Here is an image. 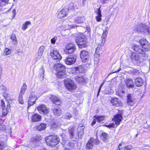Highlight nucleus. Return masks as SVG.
<instances>
[{
  "mask_svg": "<svg viewBox=\"0 0 150 150\" xmlns=\"http://www.w3.org/2000/svg\"><path fill=\"white\" fill-rule=\"evenodd\" d=\"M130 56L132 62H135L139 66H142L144 64V60L148 58V55L146 54L145 55H142L140 57L137 54L132 52Z\"/></svg>",
  "mask_w": 150,
  "mask_h": 150,
  "instance_id": "nucleus-1",
  "label": "nucleus"
},
{
  "mask_svg": "<svg viewBox=\"0 0 150 150\" xmlns=\"http://www.w3.org/2000/svg\"><path fill=\"white\" fill-rule=\"evenodd\" d=\"M60 141V139L57 136H50L46 139L47 144L49 146L53 147L57 145Z\"/></svg>",
  "mask_w": 150,
  "mask_h": 150,
  "instance_id": "nucleus-2",
  "label": "nucleus"
},
{
  "mask_svg": "<svg viewBox=\"0 0 150 150\" xmlns=\"http://www.w3.org/2000/svg\"><path fill=\"white\" fill-rule=\"evenodd\" d=\"M64 84L65 87L70 91L74 90L76 87L74 81L69 79H67L64 80Z\"/></svg>",
  "mask_w": 150,
  "mask_h": 150,
  "instance_id": "nucleus-3",
  "label": "nucleus"
},
{
  "mask_svg": "<svg viewBox=\"0 0 150 150\" xmlns=\"http://www.w3.org/2000/svg\"><path fill=\"white\" fill-rule=\"evenodd\" d=\"M137 31L142 32L145 35L150 34V27L145 24H140L137 29Z\"/></svg>",
  "mask_w": 150,
  "mask_h": 150,
  "instance_id": "nucleus-4",
  "label": "nucleus"
},
{
  "mask_svg": "<svg viewBox=\"0 0 150 150\" xmlns=\"http://www.w3.org/2000/svg\"><path fill=\"white\" fill-rule=\"evenodd\" d=\"M139 42L142 45L143 49L145 50L144 51L145 52L146 51V53L148 54V51L150 50V43L144 38L140 40Z\"/></svg>",
  "mask_w": 150,
  "mask_h": 150,
  "instance_id": "nucleus-5",
  "label": "nucleus"
},
{
  "mask_svg": "<svg viewBox=\"0 0 150 150\" xmlns=\"http://www.w3.org/2000/svg\"><path fill=\"white\" fill-rule=\"evenodd\" d=\"M50 55L53 59L59 61L62 59L60 54L56 49H54L51 51Z\"/></svg>",
  "mask_w": 150,
  "mask_h": 150,
  "instance_id": "nucleus-6",
  "label": "nucleus"
},
{
  "mask_svg": "<svg viewBox=\"0 0 150 150\" xmlns=\"http://www.w3.org/2000/svg\"><path fill=\"white\" fill-rule=\"evenodd\" d=\"M76 58V56L70 55L65 59L64 61L66 64L70 65L75 63Z\"/></svg>",
  "mask_w": 150,
  "mask_h": 150,
  "instance_id": "nucleus-7",
  "label": "nucleus"
},
{
  "mask_svg": "<svg viewBox=\"0 0 150 150\" xmlns=\"http://www.w3.org/2000/svg\"><path fill=\"white\" fill-rule=\"evenodd\" d=\"M76 46L75 45L72 43H70L66 47L65 52L67 54H71L74 52Z\"/></svg>",
  "mask_w": 150,
  "mask_h": 150,
  "instance_id": "nucleus-8",
  "label": "nucleus"
},
{
  "mask_svg": "<svg viewBox=\"0 0 150 150\" xmlns=\"http://www.w3.org/2000/svg\"><path fill=\"white\" fill-rule=\"evenodd\" d=\"M80 56L83 62H85L89 60L88 53L86 50L81 51L80 53Z\"/></svg>",
  "mask_w": 150,
  "mask_h": 150,
  "instance_id": "nucleus-9",
  "label": "nucleus"
},
{
  "mask_svg": "<svg viewBox=\"0 0 150 150\" xmlns=\"http://www.w3.org/2000/svg\"><path fill=\"white\" fill-rule=\"evenodd\" d=\"M133 50L138 53L142 54V55H145L146 54H147L144 51L143 49L142 45L140 46L138 45H135L133 47Z\"/></svg>",
  "mask_w": 150,
  "mask_h": 150,
  "instance_id": "nucleus-10",
  "label": "nucleus"
},
{
  "mask_svg": "<svg viewBox=\"0 0 150 150\" xmlns=\"http://www.w3.org/2000/svg\"><path fill=\"white\" fill-rule=\"evenodd\" d=\"M38 112L41 114L46 115L48 113V109L46 107L44 104L40 105L38 107Z\"/></svg>",
  "mask_w": 150,
  "mask_h": 150,
  "instance_id": "nucleus-11",
  "label": "nucleus"
},
{
  "mask_svg": "<svg viewBox=\"0 0 150 150\" xmlns=\"http://www.w3.org/2000/svg\"><path fill=\"white\" fill-rule=\"evenodd\" d=\"M69 11V9L64 8L62 10L58 11L57 16L58 18H63L67 16Z\"/></svg>",
  "mask_w": 150,
  "mask_h": 150,
  "instance_id": "nucleus-12",
  "label": "nucleus"
},
{
  "mask_svg": "<svg viewBox=\"0 0 150 150\" xmlns=\"http://www.w3.org/2000/svg\"><path fill=\"white\" fill-rule=\"evenodd\" d=\"M127 104L128 105L132 106L135 103V99L133 95L132 94H128L127 96Z\"/></svg>",
  "mask_w": 150,
  "mask_h": 150,
  "instance_id": "nucleus-13",
  "label": "nucleus"
},
{
  "mask_svg": "<svg viewBox=\"0 0 150 150\" xmlns=\"http://www.w3.org/2000/svg\"><path fill=\"white\" fill-rule=\"evenodd\" d=\"M96 140L93 138H91L87 143L86 147V150L92 149L95 144Z\"/></svg>",
  "mask_w": 150,
  "mask_h": 150,
  "instance_id": "nucleus-14",
  "label": "nucleus"
},
{
  "mask_svg": "<svg viewBox=\"0 0 150 150\" xmlns=\"http://www.w3.org/2000/svg\"><path fill=\"white\" fill-rule=\"evenodd\" d=\"M53 68L57 72L65 71L66 70L65 66L61 64H55Z\"/></svg>",
  "mask_w": 150,
  "mask_h": 150,
  "instance_id": "nucleus-15",
  "label": "nucleus"
},
{
  "mask_svg": "<svg viewBox=\"0 0 150 150\" xmlns=\"http://www.w3.org/2000/svg\"><path fill=\"white\" fill-rule=\"evenodd\" d=\"M85 69L84 67L82 65H79L77 67L73 68V70L76 74L83 73Z\"/></svg>",
  "mask_w": 150,
  "mask_h": 150,
  "instance_id": "nucleus-16",
  "label": "nucleus"
},
{
  "mask_svg": "<svg viewBox=\"0 0 150 150\" xmlns=\"http://www.w3.org/2000/svg\"><path fill=\"white\" fill-rule=\"evenodd\" d=\"M52 110L54 114L56 116H59L61 115L62 111L60 108L57 106H55L52 108Z\"/></svg>",
  "mask_w": 150,
  "mask_h": 150,
  "instance_id": "nucleus-17",
  "label": "nucleus"
},
{
  "mask_svg": "<svg viewBox=\"0 0 150 150\" xmlns=\"http://www.w3.org/2000/svg\"><path fill=\"white\" fill-rule=\"evenodd\" d=\"M134 83L137 86L141 87L144 84V80L142 78L138 77L134 79Z\"/></svg>",
  "mask_w": 150,
  "mask_h": 150,
  "instance_id": "nucleus-18",
  "label": "nucleus"
},
{
  "mask_svg": "<svg viewBox=\"0 0 150 150\" xmlns=\"http://www.w3.org/2000/svg\"><path fill=\"white\" fill-rule=\"evenodd\" d=\"M50 99L53 103L55 104L56 105H59L61 103L60 100L54 96H52L50 97Z\"/></svg>",
  "mask_w": 150,
  "mask_h": 150,
  "instance_id": "nucleus-19",
  "label": "nucleus"
},
{
  "mask_svg": "<svg viewBox=\"0 0 150 150\" xmlns=\"http://www.w3.org/2000/svg\"><path fill=\"white\" fill-rule=\"evenodd\" d=\"M110 102L113 105L117 107L120 106L121 105V101L118 98H112Z\"/></svg>",
  "mask_w": 150,
  "mask_h": 150,
  "instance_id": "nucleus-20",
  "label": "nucleus"
},
{
  "mask_svg": "<svg viewBox=\"0 0 150 150\" xmlns=\"http://www.w3.org/2000/svg\"><path fill=\"white\" fill-rule=\"evenodd\" d=\"M122 117L121 115L117 114L114 116L113 120L115 122V124L117 125L120 124V122L121 121Z\"/></svg>",
  "mask_w": 150,
  "mask_h": 150,
  "instance_id": "nucleus-21",
  "label": "nucleus"
},
{
  "mask_svg": "<svg viewBox=\"0 0 150 150\" xmlns=\"http://www.w3.org/2000/svg\"><path fill=\"white\" fill-rule=\"evenodd\" d=\"M125 84L127 88H133L134 87L133 81L131 79H128L125 81Z\"/></svg>",
  "mask_w": 150,
  "mask_h": 150,
  "instance_id": "nucleus-22",
  "label": "nucleus"
},
{
  "mask_svg": "<svg viewBox=\"0 0 150 150\" xmlns=\"http://www.w3.org/2000/svg\"><path fill=\"white\" fill-rule=\"evenodd\" d=\"M103 46L102 45V43L100 45H98V46L97 47L96 49L95 54V56L96 57H98L100 56V54L102 53V47Z\"/></svg>",
  "mask_w": 150,
  "mask_h": 150,
  "instance_id": "nucleus-23",
  "label": "nucleus"
},
{
  "mask_svg": "<svg viewBox=\"0 0 150 150\" xmlns=\"http://www.w3.org/2000/svg\"><path fill=\"white\" fill-rule=\"evenodd\" d=\"M84 128V126L81 125H79L77 130L79 131L78 135V137L79 138L81 139L82 136L83 134L84 133L83 130Z\"/></svg>",
  "mask_w": 150,
  "mask_h": 150,
  "instance_id": "nucleus-24",
  "label": "nucleus"
},
{
  "mask_svg": "<svg viewBox=\"0 0 150 150\" xmlns=\"http://www.w3.org/2000/svg\"><path fill=\"white\" fill-rule=\"evenodd\" d=\"M75 80L79 83L83 84L86 83V79L83 76H77L75 77Z\"/></svg>",
  "mask_w": 150,
  "mask_h": 150,
  "instance_id": "nucleus-25",
  "label": "nucleus"
},
{
  "mask_svg": "<svg viewBox=\"0 0 150 150\" xmlns=\"http://www.w3.org/2000/svg\"><path fill=\"white\" fill-rule=\"evenodd\" d=\"M85 21L84 18L83 16H79L76 17L74 19V23H75L79 24L83 23Z\"/></svg>",
  "mask_w": 150,
  "mask_h": 150,
  "instance_id": "nucleus-26",
  "label": "nucleus"
},
{
  "mask_svg": "<svg viewBox=\"0 0 150 150\" xmlns=\"http://www.w3.org/2000/svg\"><path fill=\"white\" fill-rule=\"evenodd\" d=\"M100 8H100H98L97 9V11L96 12L97 16H96V19L97 22H100L102 20L101 17L102 15L101 13V10L100 9Z\"/></svg>",
  "mask_w": 150,
  "mask_h": 150,
  "instance_id": "nucleus-27",
  "label": "nucleus"
},
{
  "mask_svg": "<svg viewBox=\"0 0 150 150\" xmlns=\"http://www.w3.org/2000/svg\"><path fill=\"white\" fill-rule=\"evenodd\" d=\"M41 119V116L38 114H35L32 117V121L33 122L39 121Z\"/></svg>",
  "mask_w": 150,
  "mask_h": 150,
  "instance_id": "nucleus-28",
  "label": "nucleus"
},
{
  "mask_svg": "<svg viewBox=\"0 0 150 150\" xmlns=\"http://www.w3.org/2000/svg\"><path fill=\"white\" fill-rule=\"evenodd\" d=\"M108 33V31L107 30L103 31V33L101 37L102 39V45L103 46L105 43V39Z\"/></svg>",
  "mask_w": 150,
  "mask_h": 150,
  "instance_id": "nucleus-29",
  "label": "nucleus"
},
{
  "mask_svg": "<svg viewBox=\"0 0 150 150\" xmlns=\"http://www.w3.org/2000/svg\"><path fill=\"white\" fill-rule=\"evenodd\" d=\"M47 127L46 124L44 123H41L36 126V128L39 131H41L44 130Z\"/></svg>",
  "mask_w": 150,
  "mask_h": 150,
  "instance_id": "nucleus-30",
  "label": "nucleus"
},
{
  "mask_svg": "<svg viewBox=\"0 0 150 150\" xmlns=\"http://www.w3.org/2000/svg\"><path fill=\"white\" fill-rule=\"evenodd\" d=\"M57 76L58 78H64L66 76V71H62V72H57Z\"/></svg>",
  "mask_w": 150,
  "mask_h": 150,
  "instance_id": "nucleus-31",
  "label": "nucleus"
},
{
  "mask_svg": "<svg viewBox=\"0 0 150 150\" xmlns=\"http://www.w3.org/2000/svg\"><path fill=\"white\" fill-rule=\"evenodd\" d=\"M10 105L8 104L7 107L6 108H2V115L4 116L6 115L10 109Z\"/></svg>",
  "mask_w": 150,
  "mask_h": 150,
  "instance_id": "nucleus-32",
  "label": "nucleus"
},
{
  "mask_svg": "<svg viewBox=\"0 0 150 150\" xmlns=\"http://www.w3.org/2000/svg\"><path fill=\"white\" fill-rule=\"evenodd\" d=\"M45 48V47L44 46H41L39 48L38 54L39 58H40L41 56L43 53Z\"/></svg>",
  "mask_w": 150,
  "mask_h": 150,
  "instance_id": "nucleus-33",
  "label": "nucleus"
},
{
  "mask_svg": "<svg viewBox=\"0 0 150 150\" xmlns=\"http://www.w3.org/2000/svg\"><path fill=\"white\" fill-rule=\"evenodd\" d=\"M93 117L95 118L97 120L98 122L99 123L103 122V121L105 119L104 116L102 115L100 116L95 115Z\"/></svg>",
  "mask_w": 150,
  "mask_h": 150,
  "instance_id": "nucleus-34",
  "label": "nucleus"
},
{
  "mask_svg": "<svg viewBox=\"0 0 150 150\" xmlns=\"http://www.w3.org/2000/svg\"><path fill=\"white\" fill-rule=\"evenodd\" d=\"M101 139L104 142H106L109 138L108 134L106 133H102L101 134Z\"/></svg>",
  "mask_w": 150,
  "mask_h": 150,
  "instance_id": "nucleus-35",
  "label": "nucleus"
},
{
  "mask_svg": "<svg viewBox=\"0 0 150 150\" xmlns=\"http://www.w3.org/2000/svg\"><path fill=\"white\" fill-rule=\"evenodd\" d=\"M27 88V86L25 83H23L19 93L24 94Z\"/></svg>",
  "mask_w": 150,
  "mask_h": 150,
  "instance_id": "nucleus-36",
  "label": "nucleus"
},
{
  "mask_svg": "<svg viewBox=\"0 0 150 150\" xmlns=\"http://www.w3.org/2000/svg\"><path fill=\"white\" fill-rule=\"evenodd\" d=\"M69 134L70 138L71 139L74 138V127H69Z\"/></svg>",
  "mask_w": 150,
  "mask_h": 150,
  "instance_id": "nucleus-37",
  "label": "nucleus"
},
{
  "mask_svg": "<svg viewBox=\"0 0 150 150\" xmlns=\"http://www.w3.org/2000/svg\"><path fill=\"white\" fill-rule=\"evenodd\" d=\"M77 44L80 48H83L87 46L86 41L82 42L79 43H77Z\"/></svg>",
  "mask_w": 150,
  "mask_h": 150,
  "instance_id": "nucleus-38",
  "label": "nucleus"
},
{
  "mask_svg": "<svg viewBox=\"0 0 150 150\" xmlns=\"http://www.w3.org/2000/svg\"><path fill=\"white\" fill-rule=\"evenodd\" d=\"M31 23L29 21H27L24 23L22 26V28L23 30H25L28 27V25H30Z\"/></svg>",
  "mask_w": 150,
  "mask_h": 150,
  "instance_id": "nucleus-39",
  "label": "nucleus"
},
{
  "mask_svg": "<svg viewBox=\"0 0 150 150\" xmlns=\"http://www.w3.org/2000/svg\"><path fill=\"white\" fill-rule=\"evenodd\" d=\"M24 95V94H22L20 93L19 94L18 98V101L19 103L21 104H24V101L23 96Z\"/></svg>",
  "mask_w": 150,
  "mask_h": 150,
  "instance_id": "nucleus-40",
  "label": "nucleus"
},
{
  "mask_svg": "<svg viewBox=\"0 0 150 150\" xmlns=\"http://www.w3.org/2000/svg\"><path fill=\"white\" fill-rule=\"evenodd\" d=\"M69 8L70 9L72 10H74L78 8L76 6V4L73 3H71L69 5Z\"/></svg>",
  "mask_w": 150,
  "mask_h": 150,
  "instance_id": "nucleus-41",
  "label": "nucleus"
},
{
  "mask_svg": "<svg viewBox=\"0 0 150 150\" xmlns=\"http://www.w3.org/2000/svg\"><path fill=\"white\" fill-rule=\"evenodd\" d=\"M11 38L14 44H16L17 43L16 38L15 34H12L11 36Z\"/></svg>",
  "mask_w": 150,
  "mask_h": 150,
  "instance_id": "nucleus-42",
  "label": "nucleus"
},
{
  "mask_svg": "<svg viewBox=\"0 0 150 150\" xmlns=\"http://www.w3.org/2000/svg\"><path fill=\"white\" fill-rule=\"evenodd\" d=\"M30 96H32L31 99L32 100V101H34V102H35L38 98L37 96L33 92L30 94Z\"/></svg>",
  "mask_w": 150,
  "mask_h": 150,
  "instance_id": "nucleus-43",
  "label": "nucleus"
},
{
  "mask_svg": "<svg viewBox=\"0 0 150 150\" xmlns=\"http://www.w3.org/2000/svg\"><path fill=\"white\" fill-rule=\"evenodd\" d=\"M76 41L77 43L83 41H86L85 39H84L83 38H82L81 37H79L78 38H76Z\"/></svg>",
  "mask_w": 150,
  "mask_h": 150,
  "instance_id": "nucleus-44",
  "label": "nucleus"
},
{
  "mask_svg": "<svg viewBox=\"0 0 150 150\" xmlns=\"http://www.w3.org/2000/svg\"><path fill=\"white\" fill-rule=\"evenodd\" d=\"M45 71L44 69L43 66H42L41 68L39 70V73L40 75V77H42L43 78L44 77V73Z\"/></svg>",
  "mask_w": 150,
  "mask_h": 150,
  "instance_id": "nucleus-45",
  "label": "nucleus"
},
{
  "mask_svg": "<svg viewBox=\"0 0 150 150\" xmlns=\"http://www.w3.org/2000/svg\"><path fill=\"white\" fill-rule=\"evenodd\" d=\"M31 96H30L29 99L28 101V108L31 106L33 105L35 103L34 101H32V99H31Z\"/></svg>",
  "mask_w": 150,
  "mask_h": 150,
  "instance_id": "nucleus-46",
  "label": "nucleus"
},
{
  "mask_svg": "<svg viewBox=\"0 0 150 150\" xmlns=\"http://www.w3.org/2000/svg\"><path fill=\"white\" fill-rule=\"evenodd\" d=\"M72 117V115L69 112L67 113L64 116V118L67 120H69Z\"/></svg>",
  "mask_w": 150,
  "mask_h": 150,
  "instance_id": "nucleus-47",
  "label": "nucleus"
},
{
  "mask_svg": "<svg viewBox=\"0 0 150 150\" xmlns=\"http://www.w3.org/2000/svg\"><path fill=\"white\" fill-rule=\"evenodd\" d=\"M9 0H0V6H3L7 4Z\"/></svg>",
  "mask_w": 150,
  "mask_h": 150,
  "instance_id": "nucleus-48",
  "label": "nucleus"
},
{
  "mask_svg": "<svg viewBox=\"0 0 150 150\" xmlns=\"http://www.w3.org/2000/svg\"><path fill=\"white\" fill-rule=\"evenodd\" d=\"M79 26H76L75 25H66V29L70 30L72 28H75L76 27H79Z\"/></svg>",
  "mask_w": 150,
  "mask_h": 150,
  "instance_id": "nucleus-49",
  "label": "nucleus"
},
{
  "mask_svg": "<svg viewBox=\"0 0 150 150\" xmlns=\"http://www.w3.org/2000/svg\"><path fill=\"white\" fill-rule=\"evenodd\" d=\"M0 89L2 91V93L6 92L7 89L4 85H1L0 87Z\"/></svg>",
  "mask_w": 150,
  "mask_h": 150,
  "instance_id": "nucleus-50",
  "label": "nucleus"
},
{
  "mask_svg": "<svg viewBox=\"0 0 150 150\" xmlns=\"http://www.w3.org/2000/svg\"><path fill=\"white\" fill-rule=\"evenodd\" d=\"M59 126L58 125L55 123H53L51 126V128L52 129H57L59 127Z\"/></svg>",
  "mask_w": 150,
  "mask_h": 150,
  "instance_id": "nucleus-51",
  "label": "nucleus"
},
{
  "mask_svg": "<svg viewBox=\"0 0 150 150\" xmlns=\"http://www.w3.org/2000/svg\"><path fill=\"white\" fill-rule=\"evenodd\" d=\"M113 92V91L112 90L110 89H108V90L107 91H105V93H104L106 94H112Z\"/></svg>",
  "mask_w": 150,
  "mask_h": 150,
  "instance_id": "nucleus-52",
  "label": "nucleus"
},
{
  "mask_svg": "<svg viewBox=\"0 0 150 150\" xmlns=\"http://www.w3.org/2000/svg\"><path fill=\"white\" fill-rule=\"evenodd\" d=\"M125 149L126 150H130L132 148V146L131 145L125 146L124 147Z\"/></svg>",
  "mask_w": 150,
  "mask_h": 150,
  "instance_id": "nucleus-53",
  "label": "nucleus"
},
{
  "mask_svg": "<svg viewBox=\"0 0 150 150\" xmlns=\"http://www.w3.org/2000/svg\"><path fill=\"white\" fill-rule=\"evenodd\" d=\"M4 52L6 55H8L10 53L11 51L8 48H6Z\"/></svg>",
  "mask_w": 150,
  "mask_h": 150,
  "instance_id": "nucleus-54",
  "label": "nucleus"
},
{
  "mask_svg": "<svg viewBox=\"0 0 150 150\" xmlns=\"http://www.w3.org/2000/svg\"><path fill=\"white\" fill-rule=\"evenodd\" d=\"M5 126L1 124H0V130L1 131H4L5 130Z\"/></svg>",
  "mask_w": 150,
  "mask_h": 150,
  "instance_id": "nucleus-55",
  "label": "nucleus"
},
{
  "mask_svg": "<svg viewBox=\"0 0 150 150\" xmlns=\"http://www.w3.org/2000/svg\"><path fill=\"white\" fill-rule=\"evenodd\" d=\"M1 106L2 108H6L5 103L4 101L2 100H1Z\"/></svg>",
  "mask_w": 150,
  "mask_h": 150,
  "instance_id": "nucleus-56",
  "label": "nucleus"
},
{
  "mask_svg": "<svg viewBox=\"0 0 150 150\" xmlns=\"http://www.w3.org/2000/svg\"><path fill=\"white\" fill-rule=\"evenodd\" d=\"M56 41V39L55 38H53L51 40V42L52 44H54Z\"/></svg>",
  "mask_w": 150,
  "mask_h": 150,
  "instance_id": "nucleus-57",
  "label": "nucleus"
},
{
  "mask_svg": "<svg viewBox=\"0 0 150 150\" xmlns=\"http://www.w3.org/2000/svg\"><path fill=\"white\" fill-rule=\"evenodd\" d=\"M86 29L87 31L88 32L89 35H90L91 34L90 32L91 31V29L90 27L88 26H87L86 27Z\"/></svg>",
  "mask_w": 150,
  "mask_h": 150,
  "instance_id": "nucleus-58",
  "label": "nucleus"
},
{
  "mask_svg": "<svg viewBox=\"0 0 150 150\" xmlns=\"http://www.w3.org/2000/svg\"><path fill=\"white\" fill-rule=\"evenodd\" d=\"M31 140L32 141L34 142H36L38 141L37 137L32 138H31Z\"/></svg>",
  "mask_w": 150,
  "mask_h": 150,
  "instance_id": "nucleus-59",
  "label": "nucleus"
},
{
  "mask_svg": "<svg viewBox=\"0 0 150 150\" xmlns=\"http://www.w3.org/2000/svg\"><path fill=\"white\" fill-rule=\"evenodd\" d=\"M103 83L100 86V87L99 88V89L98 90V94H97V97L99 95V93L100 92L101 88L102 86H103Z\"/></svg>",
  "mask_w": 150,
  "mask_h": 150,
  "instance_id": "nucleus-60",
  "label": "nucleus"
},
{
  "mask_svg": "<svg viewBox=\"0 0 150 150\" xmlns=\"http://www.w3.org/2000/svg\"><path fill=\"white\" fill-rule=\"evenodd\" d=\"M122 145V144H120L118 146L117 149L116 150H120L121 149H123L124 148L121 147Z\"/></svg>",
  "mask_w": 150,
  "mask_h": 150,
  "instance_id": "nucleus-61",
  "label": "nucleus"
},
{
  "mask_svg": "<svg viewBox=\"0 0 150 150\" xmlns=\"http://www.w3.org/2000/svg\"><path fill=\"white\" fill-rule=\"evenodd\" d=\"M3 143L0 141V150H1L3 148Z\"/></svg>",
  "mask_w": 150,
  "mask_h": 150,
  "instance_id": "nucleus-62",
  "label": "nucleus"
},
{
  "mask_svg": "<svg viewBox=\"0 0 150 150\" xmlns=\"http://www.w3.org/2000/svg\"><path fill=\"white\" fill-rule=\"evenodd\" d=\"M108 127H114V124L113 123L107 126Z\"/></svg>",
  "mask_w": 150,
  "mask_h": 150,
  "instance_id": "nucleus-63",
  "label": "nucleus"
},
{
  "mask_svg": "<svg viewBox=\"0 0 150 150\" xmlns=\"http://www.w3.org/2000/svg\"><path fill=\"white\" fill-rule=\"evenodd\" d=\"M96 121L95 119H94L93 120L92 123L91 124V125L92 126H93L94 124H95L96 123Z\"/></svg>",
  "mask_w": 150,
  "mask_h": 150,
  "instance_id": "nucleus-64",
  "label": "nucleus"
}]
</instances>
